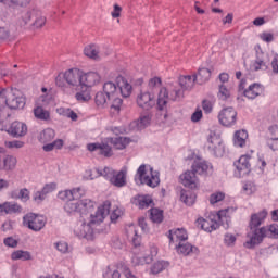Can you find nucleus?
<instances>
[{"mask_svg": "<svg viewBox=\"0 0 278 278\" xmlns=\"http://www.w3.org/2000/svg\"><path fill=\"white\" fill-rule=\"evenodd\" d=\"M55 85L59 88L70 86L71 88H75V90H79V88H84V72L77 68H71L64 73H60L55 78Z\"/></svg>", "mask_w": 278, "mask_h": 278, "instance_id": "20e7f679", "label": "nucleus"}, {"mask_svg": "<svg viewBox=\"0 0 278 278\" xmlns=\"http://www.w3.org/2000/svg\"><path fill=\"white\" fill-rule=\"evenodd\" d=\"M11 199H21V201L26 203V201H29V191L27 188H23L20 191H12Z\"/></svg>", "mask_w": 278, "mask_h": 278, "instance_id": "c03bdc74", "label": "nucleus"}, {"mask_svg": "<svg viewBox=\"0 0 278 278\" xmlns=\"http://www.w3.org/2000/svg\"><path fill=\"white\" fill-rule=\"evenodd\" d=\"M170 242H186L188 240V232L184 228H178L176 230H169L168 236Z\"/></svg>", "mask_w": 278, "mask_h": 278, "instance_id": "5701e85b", "label": "nucleus"}, {"mask_svg": "<svg viewBox=\"0 0 278 278\" xmlns=\"http://www.w3.org/2000/svg\"><path fill=\"white\" fill-rule=\"evenodd\" d=\"M50 103H51V96L46 94V96L39 97L36 105L39 108H47V105H49Z\"/></svg>", "mask_w": 278, "mask_h": 278, "instance_id": "13d9d810", "label": "nucleus"}, {"mask_svg": "<svg viewBox=\"0 0 278 278\" xmlns=\"http://www.w3.org/2000/svg\"><path fill=\"white\" fill-rule=\"evenodd\" d=\"M34 116L38 121H50L51 119V113L46 110L43 106H38L34 109Z\"/></svg>", "mask_w": 278, "mask_h": 278, "instance_id": "f704fd0d", "label": "nucleus"}, {"mask_svg": "<svg viewBox=\"0 0 278 278\" xmlns=\"http://www.w3.org/2000/svg\"><path fill=\"white\" fill-rule=\"evenodd\" d=\"M250 160H251V156L242 155L237 162H235V166L240 177H243V175H249V173H251Z\"/></svg>", "mask_w": 278, "mask_h": 278, "instance_id": "f3484780", "label": "nucleus"}, {"mask_svg": "<svg viewBox=\"0 0 278 278\" xmlns=\"http://www.w3.org/2000/svg\"><path fill=\"white\" fill-rule=\"evenodd\" d=\"M218 223L224 226V229H229V223L231 218L229 217V208L220 210L217 213Z\"/></svg>", "mask_w": 278, "mask_h": 278, "instance_id": "c9c22d12", "label": "nucleus"}, {"mask_svg": "<svg viewBox=\"0 0 278 278\" xmlns=\"http://www.w3.org/2000/svg\"><path fill=\"white\" fill-rule=\"evenodd\" d=\"M11 260H21L22 262H29L31 253L29 251L16 250L11 254Z\"/></svg>", "mask_w": 278, "mask_h": 278, "instance_id": "37998d69", "label": "nucleus"}, {"mask_svg": "<svg viewBox=\"0 0 278 278\" xmlns=\"http://www.w3.org/2000/svg\"><path fill=\"white\" fill-rule=\"evenodd\" d=\"M111 112L113 114H118L121 112V108H123V99H121V96H115L114 98H111Z\"/></svg>", "mask_w": 278, "mask_h": 278, "instance_id": "a18cd8bd", "label": "nucleus"}, {"mask_svg": "<svg viewBox=\"0 0 278 278\" xmlns=\"http://www.w3.org/2000/svg\"><path fill=\"white\" fill-rule=\"evenodd\" d=\"M101 84V74L98 72H83V88H92V86H97Z\"/></svg>", "mask_w": 278, "mask_h": 278, "instance_id": "dca6fc26", "label": "nucleus"}, {"mask_svg": "<svg viewBox=\"0 0 278 278\" xmlns=\"http://www.w3.org/2000/svg\"><path fill=\"white\" fill-rule=\"evenodd\" d=\"M192 170L195 175H207L212 170V165L205 161H198L193 163Z\"/></svg>", "mask_w": 278, "mask_h": 278, "instance_id": "cd10ccee", "label": "nucleus"}, {"mask_svg": "<svg viewBox=\"0 0 278 278\" xmlns=\"http://www.w3.org/2000/svg\"><path fill=\"white\" fill-rule=\"evenodd\" d=\"M98 177H105V179H112L114 172L110 167H104L103 169H96Z\"/></svg>", "mask_w": 278, "mask_h": 278, "instance_id": "5fc2aeb1", "label": "nucleus"}, {"mask_svg": "<svg viewBox=\"0 0 278 278\" xmlns=\"http://www.w3.org/2000/svg\"><path fill=\"white\" fill-rule=\"evenodd\" d=\"M194 80L200 84V86H203V84H207L210 81V77H212V72L205 67L200 68L198 71V74L193 75Z\"/></svg>", "mask_w": 278, "mask_h": 278, "instance_id": "7c9ffc66", "label": "nucleus"}, {"mask_svg": "<svg viewBox=\"0 0 278 278\" xmlns=\"http://www.w3.org/2000/svg\"><path fill=\"white\" fill-rule=\"evenodd\" d=\"M103 277L104 278H110V277H112V278H121V271L114 269L113 266H109V267H106V270L103 274Z\"/></svg>", "mask_w": 278, "mask_h": 278, "instance_id": "4d7b16f0", "label": "nucleus"}, {"mask_svg": "<svg viewBox=\"0 0 278 278\" xmlns=\"http://www.w3.org/2000/svg\"><path fill=\"white\" fill-rule=\"evenodd\" d=\"M233 94V88L227 84L218 85L217 99L219 101H229Z\"/></svg>", "mask_w": 278, "mask_h": 278, "instance_id": "4be33fe9", "label": "nucleus"}, {"mask_svg": "<svg viewBox=\"0 0 278 278\" xmlns=\"http://www.w3.org/2000/svg\"><path fill=\"white\" fill-rule=\"evenodd\" d=\"M110 182L113 186H116V188H123L125 184H127V173L125 172H118L117 174L113 172V175L111 176Z\"/></svg>", "mask_w": 278, "mask_h": 278, "instance_id": "c756f323", "label": "nucleus"}, {"mask_svg": "<svg viewBox=\"0 0 278 278\" xmlns=\"http://www.w3.org/2000/svg\"><path fill=\"white\" fill-rule=\"evenodd\" d=\"M137 177L140 184L149 186V188H157V186H160V173L153 172V167L151 166H139Z\"/></svg>", "mask_w": 278, "mask_h": 278, "instance_id": "423d86ee", "label": "nucleus"}, {"mask_svg": "<svg viewBox=\"0 0 278 278\" xmlns=\"http://www.w3.org/2000/svg\"><path fill=\"white\" fill-rule=\"evenodd\" d=\"M31 0H8L9 8H27Z\"/></svg>", "mask_w": 278, "mask_h": 278, "instance_id": "3c124183", "label": "nucleus"}, {"mask_svg": "<svg viewBox=\"0 0 278 278\" xmlns=\"http://www.w3.org/2000/svg\"><path fill=\"white\" fill-rule=\"evenodd\" d=\"M266 216H268V212L266 210L252 214L250 220L251 231L248 233V240L244 242L245 249H253L254 247H257V244H261V242L264 240V237L268 230H266L264 227L257 229V227L264 223Z\"/></svg>", "mask_w": 278, "mask_h": 278, "instance_id": "f03ea898", "label": "nucleus"}, {"mask_svg": "<svg viewBox=\"0 0 278 278\" xmlns=\"http://www.w3.org/2000/svg\"><path fill=\"white\" fill-rule=\"evenodd\" d=\"M80 92H77L75 98L79 101V103H86V101H90L92 96L90 94V88L88 87H79Z\"/></svg>", "mask_w": 278, "mask_h": 278, "instance_id": "4c0bfd02", "label": "nucleus"}, {"mask_svg": "<svg viewBox=\"0 0 278 278\" xmlns=\"http://www.w3.org/2000/svg\"><path fill=\"white\" fill-rule=\"evenodd\" d=\"M268 62H270L268 53H264L262 50H256L255 60L252 61L250 68L254 72L268 71Z\"/></svg>", "mask_w": 278, "mask_h": 278, "instance_id": "9b49d317", "label": "nucleus"}, {"mask_svg": "<svg viewBox=\"0 0 278 278\" xmlns=\"http://www.w3.org/2000/svg\"><path fill=\"white\" fill-rule=\"evenodd\" d=\"M237 116L238 113L233 108H226L219 112L218 118L224 127H231L236 125Z\"/></svg>", "mask_w": 278, "mask_h": 278, "instance_id": "ddd939ff", "label": "nucleus"}, {"mask_svg": "<svg viewBox=\"0 0 278 278\" xmlns=\"http://www.w3.org/2000/svg\"><path fill=\"white\" fill-rule=\"evenodd\" d=\"M236 240L237 238L233 233H226L224 236V244H226V247H233L236 244Z\"/></svg>", "mask_w": 278, "mask_h": 278, "instance_id": "052dcab7", "label": "nucleus"}, {"mask_svg": "<svg viewBox=\"0 0 278 278\" xmlns=\"http://www.w3.org/2000/svg\"><path fill=\"white\" fill-rule=\"evenodd\" d=\"M86 194V191L81 188H74L72 190H64L59 192V199L62 201H79L81 197Z\"/></svg>", "mask_w": 278, "mask_h": 278, "instance_id": "4468645a", "label": "nucleus"}, {"mask_svg": "<svg viewBox=\"0 0 278 278\" xmlns=\"http://www.w3.org/2000/svg\"><path fill=\"white\" fill-rule=\"evenodd\" d=\"M161 86H162V78L153 77L148 83V92L153 94V92H155V90H157V88H161Z\"/></svg>", "mask_w": 278, "mask_h": 278, "instance_id": "de8ad7c7", "label": "nucleus"}, {"mask_svg": "<svg viewBox=\"0 0 278 278\" xmlns=\"http://www.w3.org/2000/svg\"><path fill=\"white\" fill-rule=\"evenodd\" d=\"M127 237L132 241L135 247H138L140 244V236H138V230L136 229L135 225H129L126 228Z\"/></svg>", "mask_w": 278, "mask_h": 278, "instance_id": "79ce46f5", "label": "nucleus"}, {"mask_svg": "<svg viewBox=\"0 0 278 278\" xmlns=\"http://www.w3.org/2000/svg\"><path fill=\"white\" fill-rule=\"evenodd\" d=\"M177 253L180 255H192V253H199V249L190 243H178L176 247Z\"/></svg>", "mask_w": 278, "mask_h": 278, "instance_id": "72a5a7b5", "label": "nucleus"}, {"mask_svg": "<svg viewBox=\"0 0 278 278\" xmlns=\"http://www.w3.org/2000/svg\"><path fill=\"white\" fill-rule=\"evenodd\" d=\"M116 81L119 96H123L124 98L131 97V92L134 90L131 84H129V81H127L123 76H118Z\"/></svg>", "mask_w": 278, "mask_h": 278, "instance_id": "6ab92c4d", "label": "nucleus"}, {"mask_svg": "<svg viewBox=\"0 0 278 278\" xmlns=\"http://www.w3.org/2000/svg\"><path fill=\"white\" fill-rule=\"evenodd\" d=\"M0 112L7 105L10 110H23L25 108V96L16 88H3L0 90Z\"/></svg>", "mask_w": 278, "mask_h": 278, "instance_id": "7ed1b4c3", "label": "nucleus"}, {"mask_svg": "<svg viewBox=\"0 0 278 278\" xmlns=\"http://www.w3.org/2000/svg\"><path fill=\"white\" fill-rule=\"evenodd\" d=\"M184 99V89L179 85H168L160 89L156 108L160 111L168 108V101H181Z\"/></svg>", "mask_w": 278, "mask_h": 278, "instance_id": "39448f33", "label": "nucleus"}, {"mask_svg": "<svg viewBox=\"0 0 278 278\" xmlns=\"http://www.w3.org/2000/svg\"><path fill=\"white\" fill-rule=\"evenodd\" d=\"M151 262H153V257H151V255H148V256L135 255L132 257L134 266H144V264H151Z\"/></svg>", "mask_w": 278, "mask_h": 278, "instance_id": "49530a36", "label": "nucleus"}, {"mask_svg": "<svg viewBox=\"0 0 278 278\" xmlns=\"http://www.w3.org/2000/svg\"><path fill=\"white\" fill-rule=\"evenodd\" d=\"M5 147H8V149H23L25 142L18 140L5 141Z\"/></svg>", "mask_w": 278, "mask_h": 278, "instance_id": "680f3d73", "label": "nucleus"}, {"mask_svg": "<svg viewBox=\"0 0 278 278\" xmlns=\"http://www.w3.org/2000/svg\"><path fill=\"white\" fill-rule=\"evenodd\" d=\"M64 210L67 214H88L94 210V202L90 199L71 200L65 203Z\"/></svg>", "mask_w": 278, "mask_h": 278, "instance_id": "0eeeda50", "label": "nucleus"}, {"mask_svg": "<svg viewBox=\"0 0 278 278\" xmlns=\"http://www.w3.org/2000/svg\"><path fill=\"white\" fill-rule=\"evenodd\" d=\"M132 203L139 206V210H147L153 205V199L150 195H137Z\"/></svg>", "mask_w": 278, "mask_h": 278, "instance_id": "c85d7f7f", "label": "nucleus"}, {"mask_svg": "<svg viewBox=\"0 0 278 278\" xmlns=\"http://www.w3.org/2000/svg\"><path fill=\"white\" fill-rule=\"evenodd\" d=\"M110 202H104L103 205H100L94 214L90 215L88 222H79L74 227V233L78 238H86V240H94V227L101 225L105 220V216L110 214Z\"/></svg>", "mask_w": 278, "mask_h": 278, "instance_id": "f257e3e1", "label": "nucleus"}, {"mask_svg": "<svg viewBox=\"0 0 278 278\" xmlns=\"http://www.w3.org/2000/svg\"><path fill=\"white\" fill-rule=\"evenodd\" d=\"M166 266H168V263L164 261H159L154 263L151 267L152 275H159V273H162V270H164Z\"/></svg>", "mask_w": 278, "mask_h": 278, "instance_id": "603ef678", "label": "nucleus"}, {"mask_svg": "<svg viewBox=\"0 0 278 278\" xmlns=\"http://www.w3.org/2000/svg\"><path fill=\"white\" fill-rule=\"evenodd\" d=\"M180 181L182 186L186 188H191V190H194V188H199V178H197V174L192 169L185 172L182 175H180Z\"/></svg>", "mask_w": 278, "mask_h": 278, "instance_id": "2eb2a0df", "label": "nucleus"}, {"mask_svg": "<svg viewBox=\"0 0 278 278\" xmlns=\"http://www.w3.org/2000/svg\"><path fill=\"white\" fill-rule=\"evenodd\" d=\"M64 147V141L62 139L55 140L52 143H48L42 147L43 151L49 152L53 151V149H62Z\"/></svg>", "mask_w": 278, "mask_h": 278, "instance_id": "864d4df0", "label": "nucleus"}, {"mask_svg": "<svg viewBox=\"0 0 278 278\" xmlns=\"http://www.w3.org/2000/svg\"><path fill=\"white\" fill-rule=\"evenodd\" d=\"M58 188V185L55 182L47 184L41 191H43V194L48 195L49 193L53 192Z\"/></svg>", "mask_w": 278, "mask_h": 278, "instance_id": "338daca9", "label": "nucleus"}, {"mask_svg": "<svg viewBox=\"0 0 278 278\" xmlns=\"http://www.w3.org/2000/svg\"><path fill=\"white\" fill-rule=\"evenodd\" d=\"M270 65H271L273 73L278 75V54L274 55Z\"/></svg>", "mask_w": 278, "mask_h": 278, "instance_id": "774afa93", "label": "nucleus"}, {"mask_svg": "<svg viewBox=\"0 0 278 278\" xmlns=\"http://www.w3.org/2000/svg\"><path fill=\"white\" fill-rule=\"evenodd\" d=\"M194 84H197V80L194 79V76H180L179 78V87L182 89V92H185V90H192V88H194Z\"/></svg>", "mask_w": 278, "mask_h": 278, "instance_id": "2f4dec72", "label": "nucleus"}, {"mask_svg": "<svg viewBox=\"0 0 278 278\" xmlns=\"http://www.w3.org/2000/svg\"><path fill=\"white\" fill-rule=\"evenodd\" d=\"M223 199H225V193L215 192V193L211 194L210 203H211V205H214L216 203H219V201H223Z\"/></svg>", "mask_w": 278, "mask_h": 278, "instance_id": "bf43d9fd", "label": "nucleus"}, {"mask_svg": "<svg viewBox=\"0 0 278 278\" xmlns=\"http://www.w3.org/2000/svg\"><path fill=\"white\" fill-rule=\"evenodd\" d=\"M136 101L138 108H141V110L149 112V110H153V108H155V96L151 93V91L141 89L137 94Z\"/></svg>", "mask_w": 278, "mask_h": 278, "instance_id": "9d476101", "label": "nucleus"}, {"mask_svg": "<svg viewBox=\"0 0 278 278\" xmlns=\"http://www.w3.org/2000/svg\"><path fill=\"white\" fill-rule=\"evenodd\" d=\"M0 212H4V214H21L23 207L16 202H4L0 204Z\"/></svg>", "mask_w": 278, "mask_h": 278, "instance_id": "412c9836", "label": "nucleus"}, {"mask_svg": "<svg viewBox=\"0 0 278 278\" xmlns=\"http://www.w3.org/2000/svg\"><path fill=\"white\" fill-rule=\"evenodd\" d=\"M109 142L113 144L116 149H125L127 144H129L130 140L127 137H115V138H110Z\"/></svg>", "mask_w": 278, "mask_h": 278, "instance_id": "ea45409f", "label": "nucleus"}, {"mask_svg": "<svg viewBox=\"0 0 278 278\" xmlns=\"http://www.w3.org/2000/svg\"><path fill=\"white\" fill-rule=\"evenodd\" d=\"M180 201L186 205H194V201H197V194L192 191L181 190L180 192Z\"/></svg>", "mask_w": 278, "mask_h": 278, "instance_id": "a19ab883", "label": "nucleus"}, {"mask_svg": "<svg viewBox=\"0 0 278 278\" xmlns=\"http://www.w3.org/2000/svg\"><path fill=\"white\" fill-rule=\"evenodd\" d=\"M84 55L90 60H101V51L99 50V46L94 43L86 46L84 49Z\"/></svg>", "mask_w": 278, "mask_h": 278, "instance_id": "bb28decb", "label": "nucleus"}, {"mask_svg": "<svg viewBox=\"0 0 278 278\" xmlns=\"http://www.w3.org/2000/svg\"><path fill=\"white\" fill-rule=\"evenodd\" d=\"M206 147L210 152L213 153L216 157H223V153H225V146H223V139H220V135L211 131L207 137Z\"/></svg>", "mask_w": 278, "mask_h": 278, "instance_id": "1a4fd4ad", "label": "nucleus"}, {"mask_svg": "<svg viewBox=\"0 0 278 278\" xmlns=\"http://www.w3.org/2000/svg\"><path fill=\"white\" fill-rule=\"evenodd\" d=\"M264 93V87L260 84L250 85L248 89L244 90L243 94L247 99H256L260 94Z\"/></svg>", "mask_w": 278, "mask_h": 278, "instance_id": "b1692460", "label": "nucleus"}, {"mask_svg": "<svg viewBox=\"0 0 278 278\" xmlns=\"http://www.w3.org/2000/svg\"><path fill=\"white\" fill-rule=\"evenodd\" d=\"M4 170H14L16 168V157L12 155H7L3 159Z\"/></svg>", "mask_w": 278, "mask_h": 278, "instance_id": "8fccbe9b", "label": "nucleus"}, {"mask_svg": "<svg viewBox=\"0 0 278 278\" xmlns=\"http://www.w3.org/2000/svg\"><path fill=\"white\" fill-rule=\"evenodd\" d=\"M103 92L108 99H114V97H119L117 83L106 81L103 85Z\"/></svg>", "mask_w": 278, "mask_h": 278, "instance_id": "393cba45", "label": "nucleus"}, {"mask_svg": "<svg viewBox=\"0 0 278 278\" xmlns=\"http://www.w3.org/2000/svg\"><path fill=\"white\" fill-rule=\"evenodd\" d=\"M123 12V8L118 4L113 5V11L111 12L112 18H121V13Z\"/></svg>", "mask_w": 278, "mask_h": 278, "instance_id": "0e129e2a", "label": "nucleus"}, {"mask_svg": "<svg viewBox=\"0 0 278 278\" xmlns=\"http://www.w3.org/2000/svg\"><path fill=\"white\" fill-rule=\"evenodd\" d=\"M150 218L152 223H162L164 220V213L160 208H151Z\"/></svg>", "mask_w": 278, "mask_h": 278, "instance_id": "09e8293b", "label": "nucleus"}, {"mask_svg": "<svg viewBox=\"0 0 278 278\" xmlns=\"http://www.w3.org/2000/svg\"><path fill=\"white\" fill-rule=\"evenodd\" d=\"M13 138H23L27 136V124L23 122H13L8 130Z\"/></svg>", "mask_w": 278, "mask_h": 278, "instance_id": "a211bd4d", "label": "nucleus"}, {"mask_svg": "<svg viewBox=\"0 0 278 278\" xmlns=\"http://www.w3.org/2000/svg\"><path fill=\"white\" fill-rule=\"evenodd\" d=\"M88 151H98L100 155H104V157L112 156V147L110 144L102 142V143H89L87 146Z\"/></svg>", "mask_w": 278, "mask_h": 278, "instance_id": "aec40b11", "label": "nucleus"}, {"mask_svg": "<svg viewBox=\"0 0 278 278\" xmlns=\"http://www.w3.org/2000/svg\"><path fill=\"white\" fill-rule=\"evenodd\" d=\"M267 146L271 151H278V138L277 137H269L267 139Z\"/></svg>", "mask_w": 278, "mask_h": 278, "instance_id": "e2e57ef3", "label": "nucleus"}, {"mask_svg": "<svg viewBox=\"0 0 278 278\" xmlns=\"http://www.w3.org/2000/svg\"><path fill=\"white\" fill-rule=\"evenodd\" d=\"M198 225H200L201 229L204 231H207L208 233H212V231H215V229H218V222H214L212 219H198Z\"/></svg>", "mask_w": 278, "mask_h": 278, "instance_id": "473e14b6", "label": "nucleus"}, {"mask_svg": "<svg viewBox=\"0 0 278 278\" xmlns=\"http://www.w3.org/2000/svg\"><path fill=\"white\" fill-rule=\"evenodd\" d=\"M53 138H55V130H53L51 128L45 129L38 136V140L42 144H47V142H51V140H53Z\"/></svg>", "mask_w": 278, "mask_h": 278, "instance_id": "e433bc0d", "label": "nucleus"}, {"mask_svg": "<svg viewBox=\"0 0 278 278\" xmlns=\"http://www.w3.org/2000/svg\"><path fill=\"white\" fill-rule=\"evenodd\" d=\"M149 125H151V115L146 114V115H141L139 117V119L134 121L130 124V127H131V129L142 130V129H147V127H149Z\"/></svg>", "mask_w": 278, "mask_h": 278, "instance_id": "a878e982", "label": "nucleus"}, {"mask_svg": "<svg viewBox=\"0 0 278 278\" xmlns=\"http://www.w3.org/2000/svg\"><path fill=\"white\" fill-rule=\"evenodd\" d=\"M24 227H28L31 231H42L47 225V218L42 215L28 213L23 217Z\"/></svg>", "mask_w": 278, "mask_h": 278, "instance_id": "6e6552de", "label": "nucleus"}, {"mask_svg": "<svg viewBox=\"0 0 278 278\" xmlns=\"http://www.w3.org/2000/svg\"><path fill=\"white\" fill-rule=\"evenodd\" d=\"M255 190H256L255 184L253 182H245L243 186V192H245L247 194H253Z\"/></svg>", "mask_w": 278, "mask_h": 278, "instance_id": "69168bd1", "label": "nucleus"}, {"mask_svg": "<svg viewBox=\"0 0 278 278\" xmlns=\"http://www.w3.org/2000/svg\"><path fill=\"white\" fill-rule=\"evenodd\" d=\"M23 21L25 25H27V23H33L34 27H36L37 29H40V27H42L45 23H47V18L42 16V13L40 11L37 10L25 13V15L23 16Z\"/></svg>", "mask_w": 278, "mask_h": 278, "instance_id": "f8f14e48", "label": "nucleus"}, {"mask_svg": "<svg viewBox=\"0 0 278 278\" xmlns=\"http://www.w3.org/2000/svg\"><path fill=\"white\" fill-rule=\"evenodd\" d=\"M111 98H108V96L105 94L104 91H99L96 94V103L97 105H105V103H108V101H110Z\"/></svg>", "mask_w": 278, "mask_h": 278, "instance_id": "6e6d98bb", "label": "nucleus"}, {"mask_svg": "<svg viewBox=\"0 0 278 278\" xmlns=\"http://www.w3.org/2000/svg\"><path fill=\"white\" fill-rule=\"evenodd\" d=\"M247 138H249V134L247 130H238L235 132V147H244L247 144Z\"/></svg>", "mask_w": 278, "mask_h": 278, "instance_id": "58836bf2", "label": "nucleus"}]
</instances>
